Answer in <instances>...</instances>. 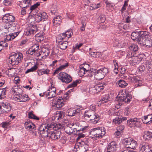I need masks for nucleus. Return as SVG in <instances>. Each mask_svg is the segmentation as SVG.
<instances>
[{
  "instance_id": "1",
  "label": "nucleus",
  "mask_w": 152,
  "mask_h": 152,
  "mask_svg": "<svg viewBox=\"0 0 152 152\" xmlns=\"http://www.w3.org/2000/svg\"><path fill=\"white\" fill-rule=\"evenodd\" d=\"M61 127V125L58 124L57 125L52 127L49 132H48V134L46 135H43L44 137L46 138H51L52 140L58 139L60 137L61 132L60 131H56L59 129Z\"/></svg>"
},
{
  "instance_id": "2",
  "label": "nucleus",
  "mask_w": 152,
  "mask_h": 152,
  "mask_svg": "<svg viewBox=\"0 0 152 152\" xmlns=\"http://www.w3.org/2000/svg\"><path fill=\"white\" fill-rule=\"evenodd\" d=\"M84 117L86 120H89L91 123L96 124L99 120V116L95 113L94 111L92 110H89L85 112Z\"/></svg>"
},
{
  "instance_id": "3",
  "label": "nucleus",
  "mask_w": 152,
  "mask_h": 152,
  "mask_svg": "<svg viewBox=\"0 0 152 152\" xmlns=\"http://www.w3.org/2000/svg\"><path fill=\"white\" fill-rule=\"evenodd\" d=\"M132 96L129 94L127 95L126 93L124 92H120L116 97L115 100L118 102V104L121 105L122 104L123 102H129L130 99H132Z\"/></svg>"
},
{
  "instance_id": "4",
  "label": "nucleus",
  "mask_w": 152,
  "mask_h": 152,
  "mask_svg": "<svg viewBox=\"0 0 152 152\" xmlns=\"http://www.w3.org/2000/svg\"><path fill=\"white\" fill-rule=\"evenodd\" d=\"M22 55L21 53H12L9 58L10 63L13 65H18L23 59Z\"/></svg>"
},
{
  "instance_id": "5",
  "label": "nucleus",
  "mask_w": 152,
  "mask_h": 152,
  "mask_svg": "<svg viewBox=\"0 0 152 152\" xmlns=\"http://www.w3.org/2000/svg\"><path fill=\"white\" fill-rule=\"evenodd\" d=\"M146 33H147L146 31L133 32L132 33L131 38L132 40L137 42L140 44L143 37L146 35Z\"/></svg>"
},
{
  "instance_id": "6",
  "label": "nucleus",
  "mask_w": 152,
  "mask_h": 152,
  "mask_svg": "<svg viewBox=\"0 0 152 152\" xmlns=\"http://www.w3.org/2000/svg\"><path fill=\"white\" fill-rule=\"evenodd\" d=\"M108 72V69L105 67L102 68L98 70L95 69V78L98 80H101L104 78Z\"/></svg>"
},
{
  "instance_id": "7",
  "label": "nucleus",
  "mask_w": 152,
  "mask_h": 152,
  "mask_svg": "<svg viewBox=\"0 0 152 152\" xmlns=\"http://www.w3.org/2000/svg\"><path fill=\"white\" fill-rule=\"evenodd\" d=\"M146 35L144 36L140 44L142 45H145L149 47L152 46V35H150L147 31Z\"/></svg>"
},
{
  "instance_id": "8",
  "label": "nucleus",
  "mask_w": 152,
  "mask_h": 152,
  "mask_svg": "<svg viewBox=\"0 0 152 152\" xmlns=\"http://www.w3.org/2000/svg\"><path fill=\"white\" fill-rule=\"evenodd\" d=\"M58 78L62 82L69 83L72 80V77L66 73L61 72L58 75Z\"/></svg>"
},
{
  "instance_id": "9",
  "label": "nucleus",
  "mask_w": 152,
  "mask_h": 152,
  "mask_svg": "<svg viewBox=\"0 0 152 152\" xmlns=\"http://www.w3.org/2000/svg\"><path fill=\"white\" fill-rule=\"evenodd\" d=\"M51 128H52V127L44 124L41 125L39 127V130L42 137H44L43 135H46L48 134V132H49Z\"/></svg>"
},
{
  "instance_id": "10",
  "label": "nucleus",
  "mask_w": 152,
  "mask_h": 152,
  "mask_svg": "<svg viewBox=\"0 0 152 152\" xmlns=\"http://www.w3.org/2000/svg\"><path fill=\"white\" fill-rule=\"evenodd\" d=\"M91 134L94 135L96 137L102 138L105 134V131L102 129V128L98 129L95 128L91 132Z\"/></svg>"
},
{
  "instance_id": "11",
  "label": "nucleus",
  "mask_w": 152,
  "mask_h": 152,
  "mask_svg": "<svg viewBox=\"0 0 152 152\" xmlns=\"http://www.w3.org/2000/svg\"><path fill=\"white\" fill-rule=\"evenodd\" d=\"M48 18L46 13L45 12H41L36 15L35 16V20L37 22L45 20Z\"/></svg>"
},
{
  "instance_id": "12",
  "label": "nucleus",
  "mask_w": 152,
  "mask_h": 152,
  "mask_svg": "<svg viewBox=\"0 0 152 152\" xmlns=\"http://www.w3.org/2000/svg\"><path fill=\"white\" fill-rule=\"evenodd\" d=\"M2 20L6 23H12L15 20V17L13 15H10V14H6L4 15L2 18Z\"/></svg>"
},
{
  "instance_id": "13",
  "label": "nucleus",
  "mask_w": 152,
  "mask_h": 152,
  "mask_svg": "<svg viewBox=\"0 0 152 152\" xmlns=\"http://www.w3.org/2000/svg\"><path fill=\"white\" fill-rule=\"evenodd\" d=\"M127 124L130 127H139L140 126L139 120L136 118H130L127 121Z\"/></svg>"
},
{
  "instance_id": "14",
  "label": "nucleus",
  "mask_w": 152,
  "mask_h": 152,
  "mask_svg": "<svg viewBox=\"0 0 152 152\" xmlns=\"http://www.w3.org/2000/svg\"><path fill=\"white\" fill-rule=\"evenodd\" d=\"M32 1V0H21L19 1L18 4L22 8H29Z\"/></svg>"
},
{
  "instance_id": "15",
  "label": "nucleus",
  "mask_w": 152,
  "mask_h": 152,
  "mask_svg": "<svg viewBox=\"0 0 152 152\" xmlns=\"http://www.w3.org/2000/svg\"><path fill=\"white\" fill-rule=\"evenodd\" d=\"M140 152H152V149L148 143H143L140 145Z\"/></svg>"
},
{
  "instance_id": "16",
  "label": "nucleus",
  "mask_w": 152,
  "mask_h": 152,
  "mask_svg": "<svg viewBox=\"0 0 152 152\" xmlns=\"http://www.w3.org/2000/svg\"><path fill=\"white\" fill-rule=\"evenodd\" d=\"M88 151L87 146L78 145L76 144L72 151L73 152H87Z\"/></svg>"
},
{
  "instance_id": "17",
  "label": "nucleus",
  "mask_w": 152,
  "mask_h": 152,
  "mask_svg": "<svg viewBox=\"0 0 152 152\" xmlns=\"http://www.w3.org/2000/svg\"><path fill=\"white\" fill-rule=\"evenodd\" d=\"M129 49L131 51L129 52L128 54L127 57L128 58H130V56L131 57H132V56H134L135 54V52L137 51L138 50V46L136 45L132 44L129 47Z\"/></svg>"
},
{
  "instance_id": "18",
  "label": "nucleus",
  "mask_w": 152,
  "mask_h": 152,
  "mask_svg": "<svg viewBox=\"0 0 152 152\" xmlns=\"http://www.w3.org/2000/svg\"><path fill=\"white\" fill-rule=\"evenodd\" d=\"M117 145L114 141L111 142L109 144L107 148V152H114L116 151Z\"/></svg>"
},
{
  "instance_id": "19",
  "label": "nucleus",
  "mask_w": 152,
  "mask_h": 152,
  "mask_svg": "<svg viewBox=\"0 0 152 152\" xmlns=\"http://www.w3.org/2000/svg\"><path fill=\"white\" fill-rule=\"evenodd\" d=\"M7 23V26L8 27V30L9 31L10 33H14L16 32L17 30L18 27H17L15 23Z\"/></svg>"
},
{
  "instance_id": "20",
  "label": "nucleus",
  "mask_w": 152,
  "mask_h": 152,
  "mask_svg": "<svg viewBox=\"0 0 152 152\" xmlns=\"http://www.w3.org/2000/svg\"><path fill=\"white\" fill-rule=\"evenodd\" d=\"M38 31V28L36 25H31L29 27L28 29L26 32V34L29 35L32 34H35Z\"/></svg>"
},
{
  "instance_id": "21",
  "label": "nucleus",
  "mask_w": 152,
  "mask_h": 152,
  "mask_svg": "<svg viewBox=\"0 0 152 152\" xmlns=\"http://www.w3.org/2000/svg\"><path fill=\"white\" fill-rule=\"evenodd\" d=\"M20 32V31H18L16 32L10 33L8 35L7 34L5 40L7 41L12 40L18 35Z\"/></svg>"
},
{
  "instance_id": "22",
  "label": "nucleus",
  "mask_w": 152,
  "mask_h": 152,
  "mask_svg": "<svg viewBox=\"0 0 152 152\" xmlns=\"http://www.w3.org/2000/svg\"><path fill=\"white\" fill-rule=\"evenodd\" d=\"M15 94L18 98H19V99L20 100V102H25L29 100V98L28 97V96L27 95H23V94L19 93V92H16V93Z\"/></svg>"
},
{
  "instance_id": "23",
  "label": "nucleus",
  "mask_w": 152,
  "mask_h": 152,
  "mask_svg": "<svg viewBox=\"0 0 152 152\" xmlns=\"http://www.w3.org/2000/svg\"><path fill=\"white\" fill-rule=\"evenodd\" d=\"M1 106L4 113L9 112L11 109V107L10 104L7 102L2 103Z\"/></svg>"
},
{
  "instance_id": "24",
  "label": "nucleus",
  "mask_w": 152,
  "mask_h": 152,
  "mask_svg": "<svg viewBox=\"0 0 152 152\" xmlns=\"http://www.w3.org/2000/svg\"><path fill=\"white\" fill-rule=\"evenodd\" d=\"M143 122L146 124H150L152 122V115L144 116L142 119Z\"/></svg>"
},
{
  "instance_id": "25",
  "label": "nucleus",
  "mask_w": 152,
  "mask_h": 152,
  "mask_svg": "<svg viewBox=\"0 0 152 152\" xmlns=\"http://www.w3.org/2000/svg\"><path fill=\"white\" fill-rule=\"evenodd\" d=\"M106 85V84L105 83L95 85L94 87L95 92L96 93L100 92L104 89Z\"/></svg>"
},
{
  "instance_id": "26",
  "label": "nucleus",
  "mask_w": 152,
  "mask_h": 152,
  "mask_svg": "<svg viewBox=\"0 0 152 152\" xmlns=\"http://www.w3.org/2000/svg\"><path fill=\"white\" fill-rule=\"evenodd\" d=\"M143 137L145 141H149L152 138V132L149 131L145 132Z\"/></svg>"
},
{
  "instance_id": "27",
  "label": "nucleus",
  "mask_w": 152,
  "mask_h": 152,
  "mask_svg": "<svg viewBox=\"0 0 152 152\" xmlns=\"http://www.w3.org/2000/svg\"><path fill=\"white\" fill-rule=\"evenodd\" d=\"M118 28L120 30H126L129 28V24L124 22L119 23L118 25Z\"/></svg>"
},
{
  "instance_id": "28",
  "label": "nucleus",
  "mask_w": 152,
  "mask_h": 152,
  "mask_svg": "<svg viewBox=\"0 0 152 152\" xmlns=\"http://www.w3.org/2000/svg\"><path fill=\"white\" fill-rule=\"evenodd\" d=\"M67 112L68 115L71 117L75 116L78 113V112L74 108H70L67 110Z\"/></svg>"
},
{
  "instance_id": "29",
  "label": "nucleus",
  "mask_w": 152,
  "mask_h": 152,
  "mask_svg": "<svg viewBox=\"0 0 152 152\" xmlns=\"http://www.w3.org/2000/svg\"><path fill=\"white\" fill-rule=\"evenodd\" d=\"M24 125L25 128L30 130L35 127V125L33 123L28 121L26 122Z\"/></svg>"
},
{
  "instance_id": "30",
  "label": "nucleus",
  "mask_w": 152,
  "mask_h": 152,
  "mask_svg": "<svg viewBox=\"0 0 152 152\" xmlns=\"http://www.w3.org/2000/svg\"><path fill=\"white\" fill-rule=\"evenodd\" d=\"M63 99L61 97H59L56 104V107L57 108H60L64 104V102H63Z\"/></svg>"
},
{
  "instance_id": "31",
  "label": "nucleus",
  "mask_w": 152,
  "mask_h": 152,
  "mask_svg": "<svg viewBox=\"0 0 152 152\" xmlns=\"http://www.w3.org/2000/svg\"><path fill=\"white\" fill-rule=\"evenodd\" d=\"M8 27L7 26V23L6 24L4 23L0 26V30L2 31H3L2 33V35H4L5 34H7L9 32V31L8 30Z\"/></svg>"
},
{
  "instance_id": "32",
  "label": "nucleus",
  "mask_w": 152,
  "mask_h": 152,
  "mask_svg": "<svg viewBox=\"0 0 152 152\" xmlns=\"http://www.w3.org/2000/svg\"><path fill=\"white\" fill-rule=\"evenodd\" d=\"M56 90L49 91L46 94V96L48 99H50L55 97L56 94Z\"/></svg>"
},
{
  "instance_id": "33",
  "label": "nucleus",
  "mask_w": 152,
  "mask_h": 152,
  "mask_svg": "<svg viewBox=\"0 0 152 152\" xmlns=\"http://www.w3.org/2000/svg\"><path fill=\"white\" fill-rule=\"evenodd\" d=\"M61 20L60 17L59 16H57L54 18L53 21L54 25L56 26H57L60 25L61 23Z\"/></svg>"
},
{
  "instance_id": "34",
  "label": "nucleus",
  "mask_w": 152,
  "mask_h": 152,
  "mask_svg": "<svg viewBox=\"0 0 152 152\" xmlns=\"http://www.w3.org/2000/svg\"><path fill=\"white\" fill-rule=\"evenodd\" d=\"M132 140V139L130 138H127L124 140V143L125 147L126 148H129V145H130Z\"/></svg>"
},
{
  "instance_id": "35",
  "label": "nucleus",
  "mask_w": 152,
  "mask_h": 152,
  "mask_svg": "<svg viewBox=\"0 0 152 152\" xmlns=\"http://www.w3.org/2000/svg\"><path fill=\"white\" fill-rule=\"evenodd\" d=\"M117 82L118 83V86L121 88H125L128 84L127 83L122 80H120Z\"/></svg>"
},
{
  "instance_id": "36",
  "label": "nucleus",
  "mask_w": 152,
  "mask_h": 152,
  "mask_svg": "<svg viewBox=\"0 0 152 152\" xmlns=\"http://www.w3.org/2000/svg\"><path fill=\"white\" fill-rule=\"evenodd\" d=\"M131 59L130 60V64L132 66L136 65L139 63V62L137 60V58L135 57L134 55L132 56Z\"/></svg>"
},
{
  "instance_id": "37",
  "label": "nucleus",
  "mask_w": 152,
  "mask_h": 152,
  "mask_svg": "<svg viewBox=\"0 0 152 152\" xmlns=\"http://www.w3.org/2000/svg\"><path fill=\"white\" fill-rule=\"evenodd\" d=\"M68 42L66 41H64L61 43L58 44L59 47L60 49L62 50L66 49L68 45Z\"/></svg>"
},
{
  "instance_id": "38",
  "label": "nucleus",
  "mask_w": 152,
  "mask_h": 152,
  "mask_svg": "<svg viewBox=\"0 0 152 152\" xmlns=\"http://www.w3.org/2000/svg\"><path fill=\"white\" fill-rule=\"evenodd\" d=\"M50 70L48 69H41L38 70L37 71L38 74L39 76L43 74H48L49 73Z\"/></svg>"
},
{
  "instance_id": "39",
  "label": "nucleus",
  "mask_w": 152,
  "mask_h": 152,
  "mask_svg": "<svg viewBox=\"0 0 152 152\" xmlns=\"http://www.w3.org/2000/svg\"><path fill=\"white\" fill-rule=\"evenodd\" d=\"M95 69H91L90 70H86V73L89 77H91L95 74Z\"/></svg>"
},
{
  "instance_id": "40",
  "label": "nucleus",
  "mask_w": 152,
  "mask_h": 152,
  "mask_svg": "<svg viewBox=\"0 0 152 152\" xmlns=\"http://www.w3.org/2000/svg\"><path fill=\"white\" fill-rule=\"evenodd\" d=\"M6 91V88H0V99L5 98Z\"/></svg>"
},
{
  "instance_id": "41",
  "label": "nucleus",
  "mask_w": 152,
  "mask_h": 152,
  "mask_svg": "<svg viewBox=\"0 0 152 152\" xmlns=\"http://www.w3.org/2000/svg\"><path fill=\"white\" fill-rule=\"evenodd\" d=\"M49 50L48 49H43L42 50L41 54L42 55V57L44 58H45L49 55Z\"/></svg>"
},
{
  "instance_id": "42",
  "label": "nucleus",
  "mask_w": 152,
  "mask_h": 152,
  "mask_svg": "<svg viewBox=\"0 0 152 152\" xmlns=\"http://www.w3.org/2000/svg\"><path fill=\"white\" fill-rule=\"evenodd\" d=\"M108 95L103 96L101 98L99 102H100L102 104H104L108 102Z\"/></svg>"
},
{
  "instance_id": "43",
  "label": "nucleus",
  "mask_w": 152,
  "mask_h": 152,
  "mask_svg": "<svg viewBox=\"0 0 152 152\" xmlns=\"http://www.w3.org/2000/svg\"><path fill=\"white\" fill-rule=\"evenodd\" d=\"M113 46L114 47H118L119 48H121L122 47V43L118 39H115L113 42Z\"/></svg>"
},
{
  "instance_id": "44",
  "label": "nucleus",
  "mask_w": 152,
  "mask_h": 152,
  "mask_svg": "<svg viewBox=\"0 0 152 152\" xmlns=\"http://www.w3.org/2000/svg\"><path fill=\"white\" fill-rule=\"evenodd\" d=\"M122 122V120L121 119L120 117H117L113 120V123L116 125H118L121 124Z\"/></svg>"
},
{
  "instance_id": "45",
  "label": "nucleus",
  "mask_w": 152,
  "mask_h": 152,
  "mask_svg": "<svg viewBox=\"0 0 152 152\" xmlns=\"http://www.w3.org/2000/svg\"><path fill=\"white\" fill-rule=\"evenodd\" d=\"M137 146V143L136 141L132 139L130 145H129V148L134 149Z\"/></svg>"
},
{
  "instance_id": "46",
  "label": "nucleus",
  "mask_w": 152,
  "mask_h": 152,
  "mask_svg": "<svg viewBox=\"0 0 152 152\" xmlns=\"http://www.w3.org/2000/svg\"><path fill=\"white\" fill-rule=\"evenodd\" d=\"M28 117L29 118L33 119H36L37 120H39V118L37 117L32 112H29L28 114Z\"/></svg>"
},
{
  "instance_id": "47",
  "label": "nucleus",
  "mask_w": 152,
  "mask_h": 152,
  "mask_svg": "<svg viewBox=\"0 0 152 152\" xmlns=\"http://www.w3.org/2000/svg\"><path fill=\"white\" fill-rule=\"evenodd\" d=\"M38 67L37 65L35 64V65L31 68L27 69V70L26 72V73H27L30 72H32L35 71L37 69Z\"/></svg>"
},
{
  "instance_id": "48",
  "label": "nucleus",
  "mask_w": 152,
  "mask_h": 152,
  "mask_svg": "<svg viewBox=\"0 0 152 152\" xmlns=\"http://www.w3.org/2000/svg\"><path fill=\"white\" fill-rule=\"evenodd\" d=\"M90 54L93 57L98 58L99 57V56L100 55L101 53L99 52L91 51L90 53Z\"/></svg>"
},
{
  "instance_id": "49",
  "label": "nucleus",
  "mask_w": 152,
  "mask_h": 152,
  "mask_svg": "<svg viewBox=\"0 0 152 152\" xmlns=\"http://www.w3.org/2000/svg\"><path fill=\"white\" fill-rule=\"evenodd\" d=\"M56 114V117H58V119L63 118L64 116V112L62 111L58 112Z\"/></svg>"
},
{
  "instance_id": "50",
  "label": "nucleus",
  "mask_w": 152,
  "mask_h": 152,
  "mask_svg": "<svg viewBox=\"0 0 152 152\" xmlns=\"http://www.w3.org/2000/svg\"><path fill=\"white\" fill-rule=\"evenodd\" d=\"M40 3L38 2L36 3L35 4H34L29 8L32 11L33 10L37 8L40 5Z\"/></svg>"
},
{
  "instance_id": "51",
  "label": "nucleus",
  "mask_w": 152,
  "mask_h": 152,
  "mask_svg": "<svg viewBox=\"0 0 152 152\" xmlns=\"http://www.w3.org/2000/svg\"><path fill=\"white\" fill-rule=\"evenodd\" d=\"M87 65V64L84 65V66H83V65H81L80 66V72H81L83 73V74H86V70H87L86 69L85 66Z\"/></svg>"
},
{
  "instance_id": "52",
  "label": "nucleus",
  "mask_w": 152,
  "mask_h": 152,
  "mask_svg": "<svg viewBox=\"0 0 152 152\" xmlns=\"http://www.w3.org/2000/svg\"><path fill=\"white\" fill-rule=\"evenodd\" d=\"M65 34L66 35L67 38L68 39L70 37L72 34V30L70 29L67 31Z\"/></svg>"
},
{
  "instance_id": "53",
  "label": "nucleus",
  "mask_w": 152,
  "mask_h": 152,
  "mask_svg": "<svg viewBox=\"0 0 152 152\" xmlns=\"http://www.w3.org/2000/svg\"><path fill=\"white\" fill-rule=\"evenodd\" d=\"M135 56H134L135 57H136L137 59V60L139 63L141 61L143 58V54H138L137 56L136 55V54H135Z\"/></svg>"
},
{
  "instance_id": "54",
  "label": "nucleus",
  "mask_w": 152,
  "mask_h": 152,
  "mask_svg": "<svg viewBox=\"0 0 152 152\" xmlns=\"http://www.w3.org/2000/svg\"><path fill=\"white\" fill-rule=\"evenodd\" d=\"M4 41H1L0 42V45L2 47L3 49L4 47H7L8 46V44L7 42V41H6L4 39Z\"/></svg>"
},
{
  "instance_id": "55",
  "label": "nucleus",
  "mask_w": 152,
  "mask_h": 152,
  "mask_svg": "<svg viewBox=\"0 0 152 152\" xmlns=\"http://www.w3.org/2000/svg\"><path fill=\"white\" fill-rule=\"evenodd\" d=\"M37 52V51H36L35 49H34L32 47L29 49L28 53L30 54L31 55H32L34 53H36Z\"/></svg>"
},
{
  "instance_id": "56",
  "label": "nucleus",
  "mask_w": 152,
  "mask_h": 152,
  "mask_svg": "<svg viewBox=\"0 0 152 152\" xmlns=\"http://www.w3.org/2000/svg\"><path fill=\"white\" fill-rule=\"evenodd\" d=\"M37 52V51H36L35 49H34L32 47L29 49L28 53L30 54L31 55H32L34 53H36Z\"/></svg>"
},
{
  "instance_id": "57",
  "label": "nucleus",
  "mask_w": 152,
  "mask_h": 152,
  "mask_svg": "<svg viewBox=\"0 0 152 152\" xmlns=\"http://www.w3.org/2000/svg\"><path fill=\"white\" fill-rule=\"evenodd\" d=\"M99 19L101 23H103L106 20L105 15H101Z\"/></svg>"
},
{
  "instance_id": "58",
  "label": "nucleus",
  "mask_w": 152,
  "mask_h": 152,
  "mask_svg": "<svg viewBox=\"0 0 152 152\" xmlns=\"http://www.w3.org/2000/svg\"><path fill=\"white\" fill-rule=\"evenodd\" d=\"M80 145H82V146H85L87 145L88 149V148L89 143L87 141H82V142L80 143Z\"/></svg>"
},
{
  "instance_id": "59",
  "label": "nucleus",
  "mask_w": 152,
  "mask_h": 152,
  "mask_svg": "<svg viewBox=\"0 0 152 152\" xmlns=\"http://www.w3.org/2000/svg\"><path fill=\"white\" fill-rule=\"evenodd\" d=\"M68 66V63H66L65 64L62 65L58 69H60V70H61L63 69H65L66 67H67Z\"/></svg>"
},
{
  "instance_id": "60",
  "label": "nucleus",
  "mask_w": 152,
  "mask_h": 152,
  "mask_svg": "<svg viewBox=\"0 0 152 152\" xmlns=\"http://www.w3.org/2000/svg\"><path fill=\"white\" fill-rule=\"evenodd\" d=\"M138 69L139 72L142 73L145 70V67L143 65H141L139 67Z\"/></svg>"
},
{
  "instance_id": "61",
  "label": "nucleus",
  "mask_w": 152,
  "mask_h": 152,
  "mask_svg": "<svg viewBox=\"0 0 152 152\" xmlns=\"http://www.w3.org/2000/svg\"><path fill=\"white\" fill-rule=\"evenodd\" d=\"M124 128V125L119 126L117 127V130L118 131L122 132V131Z\"/></svg>"
},
{
  "instance_id": "62",
  "label": "nucleus",
  "mask_w": 152,
  "mask_h": 152,
  "mask_svg": "<svg viewBox=\"0 0 152 152\" xmlns=\"http://www.w3.org/2000/svg\"><path fill=\"white\" fill-rule=\"evenodd\" d=\"M3 3L5 5H10L11 4V0H4Z\"/></svg>"
},
{
  "instance_id": "63",
  "label": "nucleus",
  "mask_w": 152,
  "mask_h": 152,
  "mask_svg": "<svg viewBox=\"0 0 152 152\" xmlns=\"http://www.w3.org/2000/svg\"><path fill=\"white\" fill-rule=\"evenodd\" d=\"M83 45V44L82 43H80L78 44H77L73 48V50H75L77 49H79L80 47L82 45Z\"/></svg>"
},
{
  "instance_id": "64",
  "label": "nucleus",
  "mask_w": 152,
  "mask_h": 152,
  "mask_svg": "<svg viewBox=\"0 0 152 152\" xmlns=\"http://www.w3.org/2000/svg\"><path fill=\"white\" fill-rule=\"evenodd\" d=\"M66 132L67 133H72V129L70 128H69L68 127H66Z\"/></svg>"
}]
</instances>
